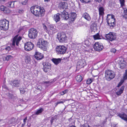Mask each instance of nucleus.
<instances>
[{"instance_id": "f257e3e1", "label": "nucleus", "mask_w": 127, "mask_h": 127, "mask_svg": "<svg viewBox=\"0 0 127 127\" xmlns=\"http://www.w3.org/2000/svg\"><path fill=\"white\" fill-rule=\"evenodd\" d=\"M31 12L36 17H42L45 14V10L44 8L40 6H32L30 8Z\"/></svg>"}, {"instance_id": "f03ea898", "label": "nucleus", "mask_w": 127, "mask_h": 127, "mask_svg": "<svg viewBox=\"0 0 127 127\" xmlns=\"http://www.w3.org/2000/svg\"><path fill=\"white\" fill-rule=\"evenodd\" d=\"M61 16L65 20L68 19L71 21H74L76 17V14L75 12H71L69 13L64 10L61 12Z\"/></svg>"}, {"instance_id": "7ed1b4c3", "label": "nucleus", "mask_w": 127, "mask_h": 127, "mask_svg": "<svg viewBox=\"0 0 127 127\" xmlns=\"http://www.w3.org/2000/svg\"><path fill=\"white\" fill-rule=\"evenodd\" d=\"M107 25L111 28H113L116 26V19L115 16L113 14H108L106 18Z\"/></svg>"}, {"instance_id": "20e7f679", "label": "nucleus", "mask_w": 127, "mask_h": 127, "mask_svg": "<svg viewBox=\"0 0 127 127\" xmlns=\"http://www.w3.org/2000/svg\"><path fill=\"white\" fill-rule=\"evenodd\" d=\"M9 21L4 19L0 20V29L1 30L6 31L9 28Z\"/></svg>"}, {"instance_id": "39448f33", "label": "nucleus", "mask_w": 127, "mask_h": 127, "mask_svg": "<svg viewBox=\"0 0 127 127\" xmlns=\"http://www.w3.org/2000/svg\"><path fill=\"white\" fill-rule=\"evenodd\" d=\"M115 77V75L113 71L109 70H106L105 72V77L106 79L110 81Z\"/></svg>"}, {"instance_id": "423d86ee", "label": "nucleus", "mask_w": 127, "mask_h": 127, "mask_svg": "<svg viewBox=\"0 0 127 127\" xmlns=\"http://www.w3.org/2000/svg\"><path fill=\"white\" fill-rule=\"evenodd\" d=\"M36 45L37 47L38 48H46L49 47V46L48 43L42 38L39 39Z\"/></svg>"}, {"instance_id": "0eeeda50", "label": "nucleus", "mask_w": 127, "mask_h": 127, "mask_svg": "<svg viewBox=\"0 0 127 127\" xmlns=\"http://www.w3.org/2000/svg\"><path fill=\"white\" fill-rule=\"evenodd\" d=\"M37 33L36 29L31 28L29 31L28 36L30 38L34 39L37 36Z\"/></svg>"}, {"instance_id": "6e6552de", "label": "nucleus", "mask_w": 127, "mask_h": 127, "mask_svg": "<svg viewBox=\"0 0 127 127\" xmlns=\"http://www.w3.org/2000/svg\"><path fill=\"white\" fill-rule=\"evenodd\" d=\"M57 38L60 42H65L67 40L66 35L64 32L58 33L57 34Z\"/></svg>"}, {"instance_id": "1a4fd4ad", "label": "nucleus", "mask_w": 127, "mask_h": 127, "mask_svg": "<svg viewBox=\"0 0 127 127\" xmlns=\"http://www.w3.org/2000/svg\"><path fill=\"white\" fill-rule=\"evenodd\" d=\"M88 42V41H86L85 42V43L84 44V45H83V44L81 43H78V44H75L73 43L71 45V47H78L79 48H83L84 47L85 48H86L87 47H91V44L90 43H89L88 44L87 43Z\"/></svg>"}, {"instance_id": "9d476101", "label": "nucleus", "mask_w": 127, "mask_h": 127, "mask_svg": "<svg viewBox=\"0 0 127 127\" xmlns=\"http://www.w3.org/2000/svg\"><path fill=\"white\" fill-rule=\"evenodd\" d=\"M18 35H17L13 38L12 43L11 45L12 48H13L15 47V43L17 46H18L19 42L22 39V38L21 36L18 37Z\"/></svg>"}, {"instance_id": "9b49d317", "label": "nucleus", "mask_w": 127, "mask_h": 127, "mask_svg": "<svg viewBox=\"0 0 127 127\" xmlns=\"http://www.w3.org/2000/svg\"><path fill=\"white\" fill-rule=\"evenodd\" d=\"M105 37L108 39L110 41L115 40L116 38V34L114 32H110L109 33L105 34Z\"/></svg>"}, {"instance_id": "f8f14e48", "label": "nucleus", "mask_w": 127, "mask_h": 127, "mask_svg": "<svg viewBox=\"0 0 127 127\" xmlns=\"http://www.w3.org/2000/svg\"><path fill=\"white\" fill-rule=\"evenodd\" d=\"M43 67L42 68L43 70L45 72L47 73L51 69V65L48 62L43 63H42Z\"/></svg>"}, {"instance_id": "ddd939ff", "label": "nucleus", "mask_w": 127, "mask_h": 127, "mask_svg": "<svg viewBox=\"0 0 127 127\" xmlns=\"http://www.w3.org/2000/svg\"><path fill=\"white\" fill-rule=\"evenodd\" d=\"M98 10L99 12V19L98 20V21H99L100 20V17H101L102 21L101 24L103 22V16L104 15V11L105 9L103 7H99L98 9Z\"/></svg>"}, {"instance_id": "4468645a", "label": "nucleus", "mask_w": 127, "mask_h": 127, "mask_svg": "<svg viewBox=\"0 0 127 127\" xmlns=\"http://www.w3.org/2000/svg\"><path fill=\"white\" fill-rule=\"evenodd\" d=\"M85 65V62L84 59L79 60L77 63V69L79 70L80 68L84 67Z\"/></svg>"}, {"instance_id": "2eb2a0df", "label": "nucleus", "mask_w": 127, "mask_h": 127, "mask_svg": "<svg viewBox=\"0 0 127 127\" xmlns=\"http://www.w3.org/2000/svg\"><path fill=\"white\" fill-rule=\"evenodd\" d=\"M119 67L121 69H123L125 66V62L123 59L120 60L118 63Z\"/></svg>"}, {"instance_id": "dca6fc26", "label": "nucleus", "mask_w": 127, "mask_h": 127, "mask_svg": "<svg viewBox=\"0 0 127 127\" xmlns=\"http://www.w3.org/2000/svg\"><path fill=\"white\" fill-rule=\"evenodd\" d=\"M67 3L65 2H60L59 3L58 7L60 9L66 8L67 7Z\"/></svg>"}, {"instance_id": "f3484780", "label": "nucleus", "mask_w": 127, "mask_h": 127, "mask_svg": "<svg viewBox=\"0 0 127 127\" xmlns=\"http://www.w3.org/2000/svg\"><path fill=\"white\" fill-rule=\"evenodd\" d=\"M35 58L37 60H41L43 57V56L41 53L36 52L34 55Z\"/></svg>"}, {"instance_id": "a211bd4d", "label": "nucleus", "mask_w": 127, "mask_h": 127, "mask_svg": "<svg viewBox=\"0 0 127 127\" xmlns=\"http://www.w3.org/2000/svg\"><path fill=\"white\" fill-rule=\"evenodd\" d=\"M12 85L15 87H18L20 85V80L15 79L12 82Z\"/></svg>"}, {"instance_id": "6ab92c4d", "label": "nucleus", "mask_w": 127, "mask_h": 127, "mask_svg": "<svg viewBox=\"0 0 127 127\" xmlns=\"http://www.w3.org/2000/svg\"><path fill=\"white\" fill-rule=\"evenodd\" d=\"M66 48H56V51L58 53L61 54L64 53Z\"/></svg>"}, {"instance_id": "aec40b11", "label": "nucleus", "mask_w": 127, "mask_h": 127, "mask_svg": "<svg viewBox=\"0 0 127 127\" xmlns=\"http://www.w3.org/2000/svg\"><path fill=\"white\" fill-rule=\"evenodd\" d=\"M118 116L127 122V115L125 113H119L118 115Z\"/></svg>"}, {"instance_id": "412c9836", "label": "nucleus", "mask_w": 127, "mask_h": 127, "mask_svg": "<svg viewBox=\"0 0 127 127\" xmlns=\"http://www.w3.org/2000/svg\"><path fill=\"white\" fill-rule=\"evenodd\" d=\"M60 14L59 13H57L55 14L54 16V20L56 22V23L59 22L60 19V15H61V14Z\"/></svg>"}, {"instance_id": "4be33fe9", "label": "nucleus", "mask_w": 127, "mask_h": 127, "mask_svg": "<svg viewBox=\"0 0 127 127\" xmlns=\"http://www.w3.org/2000/svg\"><path fill=\"white\" fill-rule=\"evenodd\" d=\"M62 60V59L60 58L58 59L53 58L52 60V61L53 62L55 65H56L60 63Z\"/></svg>"}, {"instance_id": "5701e85b", "label": "nucleus", "mask_w": 127, "mask_h": 127, "mask_svg": "<svg viewBox=\"0 0 127 127\" xmlns=\"http://www.w3.org/2000/svg\"><path fill=\"white\" fill-rule=\"evenodd\" d=\"M82 17L88 21H90L91 20V18L90 15L86 12H85L83 14Z\"/></svg>"}, {"instance_id": "b1692460", "label": "nucleus", "mask_w": 127, "mask_h": 127, "mask_svg": "<svg viewBox=\"0 0 127 127\" xmlns=\"http://www.w3.org/2000/svg\"><path fill=\"white\" fill-rule=\"evenodd\" d=\"M26 47L28 48H34V45L31 42H28L25 44L24 48Z\"/></svg>"}, {"instance_id": "393cba45", "label": "nucleus", "mask_w": 127, "mask_h": 127, "mask_svg": "<svg viewBox=\"0 0 127 127\" xmlns=\"http://www.w3.org/2000/svg\"><path fill=\"white\" fill-rule=\"evenodd\" d=\"M16 1H15L9 2L6 4V6L9 7L14 8V2Z\"/></svg>"}, {"instance_id": "a878e982", "label": "nucleus", "mask_w": 127, "mask_h": 127, "mask_svg": "<svg viewBox=\"0 0 127 127\" xmlns=\"http://www.w3.org/2000/svg\"><path fill=\"white\" fill-rule=\"evenodd\" d=\"M93 47V48H103V46L102 44L101 43H99V42H96L94 44Z\"/></svg>"}, {"instance_id": "bb28decb", "label": "nucleus", "mask_w": 127, "mask_h": 127, "mask_svg": "<svg viewBox=\"0 0 127 127\" xmlns=\"http://www.w3.org/2000/svg\"><path fill=\"white\" fill-rule=\"evenodd\" d=\"M16 122V120L14 117L10 118L8 119L7 123L8 124H14Z\"/></svg>"}, {"instance_id": "cd10ccee", "label": "nucleus", "mask_w": 127, "mask_h": 127, "mask_svg": "<svg viewBox=\"0 0 127 127\" xmlns=\"http://www.w3.org/2000/svg\"><path fill=\"white\" fill-rule=\"evenodd\" d=\"M124 87V86L121 87L120 89L116 92V95L118 96L120 95L123 93Z\"/></svg>"}, {"instance_id": "c85d7f7f", "label": "nucleus", "mask_w": 127, "mask_h": 127, "mask_svg": "<svg viewBox=\"0 0 127 127\" xmlns=\"http://www.w3.org/2000/svg\"><path fill=\"white\" fill-rule=\"evenodd\" d=\"M31 59L30 56L27 55H25V62L26 64L30 63L31 62Z\"/></svg>"}, {"instance_id": "c756f323", "label": "nucleus", "mask_w": 127, "mask_h": 127, "mask_svg": "<svg viewBox=\"0 0 127 127\" xmlns=\"http://www.w3.org/2000/svg\"><path fill=\"white\" fill-rule=\"evenodd\" d=\"M121 7L123 8L125 13V14L123 15V17L127 19V9L125 7V6Z\"/></svg>"}, {"instance_id": "7c9ffc66", "label": "nucleus", "mask_w": 127, "mask_h": 127, "mask_svg": "<svg viewBox=\"0 0 127 127\" xmlns=\"http://www.w3.org/2000/svg\"><path fill=\"white\" fill-rule=\"evenodd\" d=\"M93 37L95 40L101 39L102 37L101 35H99L98 33H97L96 34L93 35Z\"/></svg>"}, {"instance_id": "2f4dec72", "label": "nucleus", "mask_w": 127, "mask_h": 127, "mask_svg": "<svg viewBox=\"0 0 127 127\" xmlns=\"http://www.w3.org/2000/svg\"><path fill=\"white\" fill-rule=\"evenodd\" d=\"M48 28L50 30L53 31L55 30L56 29V27L53 25H51L48 26Z\"/></svg>"}, {"instance_id": "473e14b6", "label": "nucleus", "mask_w": 127, "mask_h": 127, "mask_svg": "<svg viewBox=\"0 0 127 127\" xmlns=\"http://www.w3.org/2000/svg\"><path fill=\"white\" fill-rule=\"evenodd\" d=\"M76 81L79 82H80L82 80V77L80 75H79L76 76L75 77Z\"/></svg>"}, {"instance_id": "72a5a7b5", "label": "nucleus", "mask_w": 127, "mask_h": 127, "mask_svg": "<svg viewBox=\"0 0 127 127\" xmlns=\"http://www.w3.org/2000/svg\"><path fill=\"white\" fill-rule=\"evenodd\" d=\"M43 111V108H40L37 110L35 112L34 114L37 115L40 113H41Z\"/></svg>"}, {"instance_id": "f704fd0d", "label": "nucleus", "mask_w": 127, "mask_h": 127, "mask_svg": "<svg viewBox=\"0 0 127 127\" xmlns=\"http://www.w3.org/2000/svg\"><path fill=\"white\" fill-rule=\"evenodd\" d=\"M123 79L122 80H124V82L127 79V69L126 70L125 73L123 74Z\"/></svg>"}, {"instance_id": "c9c22d12", "label": "nucleus", "mask_w": 127, "mask_h": 127, "mask_svg": "<svg viewBox=\"0 0 127 127\" xmlns=\"http://www.w3.org/2000/svg\"><path fill=\"white\" fill-rule=\"evenodd\" d=\"M121 4V7H122L125 6V0H119Z\"/></svg>"}, {"instance_id": "e433bc0d", "label": "nucleus", "mask_w": 127, "mask_h": 127, "mask_svg": "<svg viewBox=\"0 0 127 127\" xmlns=\"http://www.w3.org/2000/svg\"><path fill=\"white\" fill-rule=\"evenodd\" d=\"M81 2L83 3H87L91 2V0H80Z\"/></svg>"}, {"instance_id": "4c0bfd02", "label": "nucleus", "mask_w": 127, "mask_h": 127, "mask_svg": "<svg viewBox=\"0 0 127 127\" xmlns=\"http://www.w3.org/2000/svg\"><path fill=\"white\" fill-rule=\"evenodd\" d=\"M92 81V79L91 78H89L87 80V84H90L91 83Z\"/></svg>"}, {"instance_id": "58836bf2", "label": "nucleus", "mask_w": 127, "mask_h": 127, "mask_svg": "<svg viewBox=\"0 0 127 127\" xmlns=\"http://www.w3.org/2000/svg\"><path fill=\"white\" fill-rule=\"evenodd\" d=\"M3 12L5 13H8L9 12V10L7 7H5Z\"/></svg>"}, {"instance_id": "ea45409f", "label": "nucleus", "mask_w": 127, "mask_h": 127, "mask_svg": "<svg viewBox=\"0 0 127 127\" xmlns=\"http://www.w3.org/2000/svg\"><path fill=\"white\" fill-rule=\"evenodd\" d=\"M19 90L20 91V93L22 94H24L25 92V89L24 88H20Z\"/></svg>"}, {"instance_id": "a19ab883", "label": "nucleus", "mask_w": 127, "mask_h": 127, "mask_svg": "<svg viewBox=\"0 0 127 127\" xmlns=\"http://www.w3.org/2000/svg\"><path fill=\"white\" fill-rule=\"evenodd\" d=\"M12 57V56L10 55L8 56L5 57V60L8 61L11 59Z\"/></svg>"}, {"instance_id": "79ce46f5", "label": "nucleus", "mask_w": 127, "mask_h": 127, "mask_svg": "<svg viewBox=\"0 0 127 127\" xmlns=\"http://www.w3.org/2000/svg\"><path fill=\"white\" fill-rule=\"evenodd\" d=\"M94 49L96 51H101L102 50V48H92V50H93V49Z\"/></svg>"}, {"instance_id": "37998d69", "label": "nucleus", "mask_w": 127, "mask_h": 127, "mask_svg": "<svg viewBox=\"0 0 127 127\" xmlns=\"http://www.w3.org/2000/svg\"><path fill=\"white\" fill-rule=\"evenodd\" d=\"M124 80H121L120 82L119 83L118 85V87H119L122 84L124 83Z\"/></svg>"}, {"instance_id": "c03bdc74", "label": "nucleus", "mask_w": 127, "mask_h": 127, "mask_svg": "<svg viewBox=\"0 0 127 127\" xmlns=\"http://www.w3.org/2000/svg\"><path fill=\"white\" fill-rule=\"evenodd\" d=\"M28 1V0H25L24 1L22 2L21 3L23 5H25L27 3Z\"/></svg>"}, {"instance_id": "a18cd8bd", "label": "nucleus", "mask_w": 127, "mask_h": 127, "mask_svg": "<svg viewBox=\"0 0 127 127\" xmlns=\"http://www.w3.org/2000/svg\"><path fill=\"white\" fill-rule=\"evenodd\" d=\"M56 118L55 117H52L51 118V119L50 120V122L51 124H52L53 122L56 120Z\"/></svg>"}, {"instance_id": "49530a36", "label": "nucleus", "mask_w": 127, "mask_h": 127, "mask_svg": "<svg viewBox=\"0 0 127 127\" xmlns=\"http://www.w3.org/2000/svg\"><path fill=\"white\" fill-rule=\"evenodd\" d=\"M68 27V25L67 24L64 25L63 26L62 28L64 29H66Z\"/></svg>"}, {"instance_id": "de8ad7c7", "label": "nucleus", "mask_w": 127, "mask_h": 127, "mask_svg": "<svg viewBox=\"0 0 127 127\" xmlns=\"http://www.w3.org/2000/svg\"><path fill=\"white\" fill-rule=\"evenodd\" d=\"M5 6H4L3 5H1L0 6V8L1 10L4 12V10Z\"/></svg>"}, {"instance_id": "09e8293b", "label": "nucleus", "mask_w": 127, "mask_h": 127, "mask_svg": "<svg viewBox=\"0 0 127 127\" xmlns=\"http://www.w3.org/2000/svg\"><path fill=\"white\" fill-rule=\"evenodd\" d=\"M116 51V50L115 48H112L111 50V52L115 53Z\"/></svg>"}, {"instance_id": "8fccbe9b", "label": "nucleus", "mask_w": 127, "mask_h": 127, "mask_svg": "<svg viewBox=\"0 0 127 127\" xmlns=\"http://www.w3.org/2000/svg\"><path fill=\"white\" fill-rule=\"evenodd\" d=\"M43 27L46 31H47V28L45 24H42Z\"/></svg>"}, {"instance_id": "3c124183", "label": "nucleus", "mask_w": 127, "mask_h": 127, "mask_svg": "<svg viewBox=\"0 0 127 127\" xmlns=\"http://www.w3.org/2000/svg\"><path fill=\"white\" fill-rule=\"evenodd\" d=\"M33 48H24L25 50L27 51H29L32 50Z\"/></svg>"}, {"instance_id": "603ef678", "label": "nucleus", "mask_w": 127, "mask_h": 127, "mask_svg": "<svg viewBox=\"0 0 127 127\" xmlns=\"http://www.w3.org/2000/svg\"><path fill=\"white\" fill-rule=\"evenodd\" d=\"M82 127H89L88 125L86 124L82 126Z\"/></svg>"}, {"instance_id": "864d4df0", "label": "nucleus", "mask_w": 127, "mask_h": 127, "mask_svg": "<svg viewBox=\"0 0 127 127\" xmlns=\"http://www.w3.org/2000/svg\"><path fill=\"white\" fill-rule=\"evenodd\" d=\"M68 91V90L67 89H65L64 90V91H63V94H64L67 93Z\"/></svg>"}, {"instance_id": "5fc2aeb1", "label": "nucleus", "mask_w": 127, "mask_h": 127, "mask_svg": "<svg viewBox=\"0 0 127 127\" xmlns=\"http://www.w3.org/2000/svg\"><path fill=\"white\" fill-rule=\"evenodd\" d=\"M60 47H61V48H66L63 45L61 46L60 45L59 46H56V48H60Z\"/></svg>"}, {"instance_id": "6e6d98bb", "label": "nucleus", "mask_w": 127, "mask_h": 127, "mask_svg": "<svg viewBox=\"0 0 127 127\" xmlns=\"http://www.w3.org/2000/svg\"><path fill=\"white\" fill-rule=\"evenodd\" d=\"M3 88H4L6 89H8V88L5 85V84H3L2 85V86Z\"/></svg>"}, {"instance_id": "4d7b16f0", "label": "nucleus", "mask_w": 127, "mask_h": 127, "mask_svg": "<svg viewBox=\"0 0 127 127\" xmlns=\"http://www.w3.org/2000/svg\"><path fill=\"white\" fill-rule=\"evenodd\" d=\"M63 102H64L62 101H57V102L56 105H57L58 104H60V103H63Z\"/></svg>"}, {"instance_id": "13d9d810", "label": "nucleus", "mask_w": 127, "mask_h": 127, "mask_svg": "<svg viewBox=\"0 0 127 127\" xmlns=\"http://www.w3.org/2000/svg\"><path fill=\"white\" fill-rule=\"evenodd\" d=\"M27 120V117H26L23 120V122L24 123L26 124V122Z\"/></svg>"}, {"instance_id": "bf43d9fd", "label": "nucleus", "mask_w": 127, "mask_h": 127, "mask_svg": "<svg viewBox=\"0 0 127 127\" xmlns=\"http://www.w3.org/2000/svg\"><path fill=\"white\" fill-rule=\"evenodd\" d=\"M83 50L85 52H88L89 51L87 49H87V48H83Z\"/></svg>"}, {"instance_id": "052dcab7", "label": "nucleus", "mask_w": 127, "mask_h": 127, "mask_svg": "<svg viewBox=\"0 0 127 127\" xmlns=\"http://www.w3.org/2000/svg\"><path fill=\"white\" fill-rule=\"evenodd\" d=\"M102 0H95L96 1L98 2H101Z\"/></svg>"}, {"instance_id": "680f3d73", "label": "nucleus", "mask_w": 127, "mask_h": 127, "mask_svg": "<svg viewBox=\"0 0 127 127\" xmlns=\"http://www.w3.org/2000/svg\"><path fill=\"white\" fill-rule=\"evenodd\" d=\"M36 89H37V90H41V87H40L39 88L38 87H37V88H36Z\"/></svg>"}, {"instance_id": "e2e57ef3", "label": "nucleus", "mask_w": 127, "mask_h": 127, "mask_svg": "<svg viewBox=\"0 0 127 127\" xmlns=\"http://www.w3.org/2000/svg\"><path fill=\"white\" fill-rule=\"evenodd\" d=\"M59 94H60L61 95H63L64 94H63V91L59 93Z\"/></svg>"}, {"instance_id": "0e129e2a", "label": "nucleus", "mask_w": 127, "mask_h": 127, "mask_svg": "<svg viewBox=\"0 0 127 127\" xmlns=\"http://www.w3.org/2000/svg\"><path fill=\"white\" fill-rule=\"evenodd\" d=\"M23 11V10H19V12L20 13H22Z\"/></svg>"}, {"instance_id": "69168bd1", "label": "nucleus", "mask_w": 127, "mask_h": 127, "mask_svg": "<svg viewBox=\"0 0 127 127\" xmlns=\"http://www.w3.org/2000/svg\"><path fill=\"white\" fill-rule=\"evenodd\" d=\"M11 48H5V50H10V49Z\"/></svg>"}, {"instance_id": "338daca9", "label": "nucleus", "mask_w": 127, "mask_h": 127, "mask_svg": "<svg viewBox=\"0 0 127 127\" xmlns=\"http://www.w3.org/2000/svg\"><path fill=\"white\" fill-rule=\"evenodd\" d=\"M50 0H44V1L48 2Z\"/></svg>"}, {"instance_id": "774afa93", "label": "nucleus", "mask_w": 127, "mask_h": 127, "mask_svg": "<svg viewBox=\"0 0 127 127\" xmlns=\"http://www.w3.org/2000/svg\"><path fill=\"white\" fill-rule=\"evenodd\" d=\"M25 124L24 123L23 124H22V127H23L24 126H25Z\"/></svg>"}]
</instances>
